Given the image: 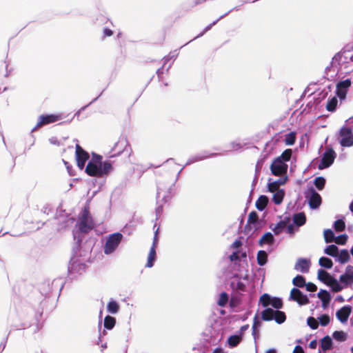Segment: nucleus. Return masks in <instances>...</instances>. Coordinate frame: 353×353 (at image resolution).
Masks as SVG:
<instances>
[{
	"instance_id": "f257e3e1",
	"label": "nucleus",
	"mask_w": 353,
	"mask_h": 353,
	"mask_svg": "<svg viewBox=\"0 0 353 353\" xmlns=\"http://www.w3.org/2000/svg\"><path fill=\"white\" fill-rule=\"evenodd\" d=\"M94 228L93 220L90 216L89 206H85L79 217V229L81 232L88 233Z\"/></svg>"
},
{
	"instance_id": "f03ea898",
	"label": "nucleus",
	"mask_w": 353,
	"mask_h": 353,
	"mask_svg": "<svg viewBox=\"0 0 353 353\" xmlns=\"http://www.w3.org/2000/svg\"><path fill=\"white\" fill-rule=\"evenodd\" d=\"M123 239V234L120 232H115L110 234L106 240L104 246L105 254H112L119 246Z\"/></svg>"
},
{
	"instance_id": "7ed1b4c3",
	"label": "nucleus",
	"mask_w": 353,
	"mask_h": 353,
	"mask_svg": "<svg viewBox=\"0 0 353 353\" xmlns=\"http://www.w3.org/2000/svg\"><path fill=\"white\" fill-rule=\"evenodd\" d=\"M62 119L61 114H42L39 117L35 128H40L44 125L57 122Z\"/></svg>"
},
{
	"instance_id": "20e7f679",
	"label": "nucleus",
	"mask_w": 353,
	"mask_h": 353,
	"mask_svg": "<svg viewBox=\"0 0 353 353\" xmlns=\"http://www.w3.org/2000/svg\"><path fill=\"white\" fill-rule=\"evenodd\" d=\"M339 134L341 137L340 144L343 147H351L353 145V134L352 129L347 127L341 128Z\"/></svg>"
},
{
	"instance_id": "39448f33",
	"label": "nucleus",
	"mask_w": 353,
	"mask_h": 353,
	"mask_svg": "<svg viewBox=\"0 0 353 353\" xmlns=\"http://www.w3.org/2000/svg\"><path fill=\"white\" fill-rule=\"evenodd\" d=\"M270 170L273 175L281 176L287 172L288 165L281 159V157H278L272 163Z\"/></svg>"
},
{
	"instance_id": "423d86ee",
	"label": "nucleus",
	"mask_w": 353,
	"mask_h": 353,
	"mask_svg": "<svg viewBox=\"0 0 353 353\" xmlns=\"http://www.w3.org/2000/svg\"><path fill=\"white\" fill-rule=\"evenodd\" d=\"M336 158V153L332 148L326 150L323 155L320 163L318 165L319 170H323L330 167Z\"/></svg>"
},
{
	"instance_id": "0eeeda50",
	"label": "nucleus",
	"mask_w": 353,
	"mask_h": 353,
	"mask_svg": "<svg viewBox=\"0 0 353 353\" xmlns=\"http://www.w3.org/2000/svg\"><path fill=\"white\" fill-rule=\"evenodd\" d=\"M75 157L77 160V166L82 170L88 160L90 155L88 152L84 150L80 145L77 144L75 147Z\"/></svg>"
},
{
	"instance_id": "6e6552de",
	"label": "nucleus",
	"mask_w": 353,
	"mask_h": 353,
	"mask_svg": "<svg viewBox=\"0 0 353 353\" xmlns=\"http://www.w3.org/2000/svg\"><path fill=\"white\" fill-rule=\"evenodd\" d=\"M290 299L297 302L299 305H307L310 301L307 296L297 288H292L290 292Z\"/></svg>"
},
{
	"instance_id": "1a4fd4ad",
	"label": "nucleus",
	"mask_w": 353,
	"mask_h": 353,
	"mask_svg": "<svg viewBox=\"0 0 353 353\" xmlns=\"http://www.w3.org/2000/svg\"><path fill=\"white\" fill-rule=\"evenodd\" d=\"M234 278L238 279L236 281H232L230 283V287L234 292L241 294L247 290V285L241 280L239 276L236 274Z\"/></svg>"
},
{
	"instance_id": "9d476101",
	"label": "nucleus",
	"mask_w": 353,
	"mask_h": 353,
	"mask_svg": "<svg viewBox=\"0 0 353 353\" xmlns=\"http://www.w3.org/2000/svg\"><path fill=\"white\" fill-rule=\"evenodd\" d=\"M310 191L311 196L309 199V205L312 209L318 208L321 204V196L312 188H311Z\"/></svg>"
},
{
	"instance_id": "9b49d317",
	"label": "nucleus",
	"mask_w": 353,
	"mask_h": 353,
	"mask_svg": "<svg viewBox=\"0 0 353 353\" xmlns=\"http://www.w3.org/2000/svg\"><path fill=\"white\" fill-rule=\"evenodd\" d=\"M86 174L90 176L101 177L100 174V165H98L93 161H90L85 167V170Z\"/></svg>"
},
{
	"instance_id": "f8f14e48",
	"label": "nucleus",
	"mask_w": 353,
	"mask_h": 353,
	"mask_svg": "<svg viewBox=\"0 0 353 353\" xmlns=\"http://www.w3.org/2000/svg\"><path fill=\"white\" fill-rule=\"evenodd\" d=\"M352 312V307L349 305L343 306L336 313L337 319L341 322L345 323L347 321Z\"/></svg>"
},
{
	"instance_id": "ddd939ff",
	"label": "nucleus",
	"mask_w": 353,
	"mask_h": 353,
	"mask_svg": "<svg viewBox=\"0 0 353 353\" xmlns=\"http://www.w3.org/2000/svg\"><path fill=\"white\" fill-rule=\"evenodd\" d=\"M310 267V261L306 259H299L296 261L294 268L303 273H307Z\"/></svg>"
},
{
	"instance_id": "4468645a",
	"label": "nucleus",
	"mask_w": 353,
	"mask_h": 353,
	"mask_svg": "<svg viewBox=\"0 0 353 353\" xmlns=\"http://www.w3.org/2000/svg\"><path fill=\"white\" fill-rule=\"evenodd\" d=\"M334 278L327 271L320 269L318 271V279L326 285H330Z\"/></svg>"
},
{
	"instance_id": "2eb2a0df",
	"label": "nucleus",
	"mask_w": 353,
	"mask_h": 353,
	"mask_svg": "<svg viewBox=\"0 0 353 353\" xmlns=\"http://www.w3.org/2000/svg\"><path fill=\"white\" fill-rule=\"evenodd\" d=\"M317 296L321 300L323 307L324 308L327 307L331 299L330 293L325 290H321Z\"/></svg>"
},
{
	"instance_id": "dca6fc26",
	"label": "nucleus",
	"mask_w": 353,
	"mask_h": 353,
	"mask_svg": "<svg viewBox=\"0 0 353 353\" xmlns=\"http://www.w3.org/2000/svg\"><path fill=\"white\" fill-rule=\"evenodd\" d=\"M112 170V165L110 161H106L104 162H100V174L101 177L104 175H107Z\"/></svg>"
},
{
	"instance_id": "f3484780",
	"label": "nucleus",
	"mask_w": 353,
	"mask_h": 353,
	"mask_svg": "<svg viewBox=\"0 0 353 353\" xmlns=\"http://www.w3.org/2000/svg\"><path fill=\"white\" fill-rule=\"evenodd\" d=\"M268 198L265 195L260 196L256 201V208L260 210L263 211L268 205Z\"/></svg>"
},
{
	"instance_id": "a211bd4d",
	"label": "nucleus",
	"mask_w": 353,
	"mask_h": 353,
	"mask_svg": "<svg viewBox=\"0 0 353 353\" xmlns=\"http://www.w3.org/2000/svg\"><path fill=\"white\" fill-rule=\"evenodd\" d=\"M293 221L297 226H301L305 223L306 216L304 212L294 214Z\"/></svg>"
},
{
	"instance_id": "6ab92c4d",
	"label": "nucleus",
	"mask_w": 353,
	"mask_h": 353,
	"mask_svg": "<svg viewBox=\"0 0 353 353\" xmlns=\"http://www.w3.org/2000/svg\"><path fill=\"white\" fill-rule=\"evenodd\" d=\"M274 236L270 232L265 233L261 238L259 241V243L260 245H263V244H271L274 242Z\"/></svg>"
},
{
	"instance_id": "aec40b11",
	"label": "nucleus",
	"mask_w": 353,
	"mask_h": 353,
	"mask_svg": "<svg viewBox=\"0 0 353 353\" xmlns=\"http://www.w3.org/2000/svg\"><path fill=\"white\" fill-rule=\"evenodd\" d=\"M332 341L330 336H325L321 340V347L323 351L332 348Z\"/></svg>"
},
{
	"instance_id": "412c9836",
	"label": "nucleus",
	"mask_w": 353,
	"mask_h": 353,
	"mask_svg": "<svg viewBox=\"0 0 353 353\" xmlns=\"http://www.w3.org/2000/svg\"><path fill=\"white\" fill-rule=\"evenodd\" d=\"M242 340L241 334L239 335H232L228 339V343L231 347L237 346Z\"/></svg>"
},
{
	"instance_id": "4be33fe9",
	"label": "nucleus",
	"mask_w": 353,
	"mask_h": 353,
	"mask_svg": "<svg viewBox=\"0 0 353 353\" xmlns=\"http://www.w3.org/2000/svg\"><path fill=\"white\" fill-rule=\"evenodd\" d=\"M156 259V249L154 248H150V252L148 256V261L146 263L147 268H152L154 265V262Z\"/></svg>"
},
{
	"instance_id": "5701e85b",
	"label": "nucleus",
	"mask_w": 353,
	"mask_h": 353,
	"mask_svg": "<svg viewBox=\"0 0 353 353\" xmlns=\"http://www.w3.org/2000/svg\"><path fill=\"white\" fill-rule=\"evenodd\" d=\"M274 310L271 308L264 310L261 313V318L265 321H270L273 320Z\"/></svg>"
},
{
	"instance_id": "b1692460",
	"label": "nucleus",
	"mask_w": 353,
	"mask_h": 353,
	"mask_svg": "<svg viewBox=\"0 0 353 353\" xmlns=\"http://www.w3.org/2000/svg\"><path fill=\"white\" fill-rule=\"evenodd\" d=\"M256 259H257V263L259 265H261V266L264 265L267 263V261H268L267 253L264 250L259 251L257 253Z\"/></svg>"
},
{
	"instance_id": "393cba45",
	"label": "nucleus",
	"mask_w": 353,
	"mask_h": 353,
	"mask_svg": "<svg viewBox=\"0 0 353 353\" xmlns=\"http://www.w3.org/2000/svg\"><path fill=\"white\" fill-rule=\"evenodd\" d=\"M338 104V100L336 97L328 99L326 104V110L329 112H334L336 110Z\"/></svg>"
},
{
	"instance_id": "a878e982",
	"label": "nucleus",
	"mask_w": 353,
	"mask_h": 353,
	"mask_svg": "<svg viewBox=\"0 0 353 353\" xmlns=\"http://www.w3.org/2000/svg\"><path fill=\"white\" fill-rule=\"evenodd\" d=\"M324 252L327 255L336 257L339 255V249L335 245H330L324 250Z\"/></svg>"
},
{
	"instance_id": "bb28decb",
	"label": "nucleus",
	"mask_w": 353,
	"mask_h": 353,
	"mask_svg": "<svg viewBox=\"0 0 353 353\" xmlns=\"http://www.w3.org/2000/svg\"><path fill=\"white\" fill-rule=\"evenodd\" d=\"M274 318L273 319L275 320V321L279 323H283L285 322L286 319V316L285 312L280 311V310H276L274 311Z\"/></svg>"
},
{
	"instance_id": "cd10ccee",
	"label": "nucleus",
	"mask_w": 353,
	"mask_h": 353,
	"mask_svg": "<svg viewBox=\"0 0 353 353\" xmlns=\"http://www.w3.org/2000/svg\"><path fill=\"white\" fill-rule=\"evenodd\" d=\"M116 323V319L109 315L106 316L104 319V327L108 330L112 329Z\"/></svg>"
},
{
	"instance_id": "c85d7f7f",
	"label": "nucleus",
	"mask_w": 353,
	"mask_h": 353,
	"mask_svg": "<svg viewBox=\"0 0 353 353\" xmlns=\"http://www.w3.org/2000/svg\"><path fill=\"white\" fill-rule=\"evenodd\" d=\"M319 263L321 267L325 268L330 269L333 266L332 261L325 256H322L319 259Z\"/></svg>"
},
{
	"instance_id": "c756f323",
	"label": "nucleus",
	"mask_w": 353,
	"mask_h": 353,
	"mask_svg": "<svg viewBox=\"0 0 353 353\" xmlns=\"http://www.w3.org/2000/svg\"><path fill=\"white\" fill-rule=\"evenodd\" d=\"M107 310L111 314H116L119 310V305L117 301H111L107 305Z\"/></svg>"
},
{
	"instance_id": "7c9ffc66",
	"label": "nucleus",
	"mask_w": 353,
	"mask_h": 353,
	"mask_svg": "<svg viewBox=\"0 0 353 353\" xmlns=\"http://www.w3.org/2000/svg\"><path fill=\"white\" fill-rule=\"evenodd\" d=\"M285 143L287 145H292L296 141V132H291L285 136Z\"/></svg>"
},
{
	"instance_id": "2f4dec72",
	"label": "nucleus",
	"mask_w": 353,
	"mask_h": 353,
	"mask_svg": "<svg viewBox=\"0 0 353 353\" xmlns=\"http://www.w3.org/2000/svg\"><path fill=\"white\" fill-rule=\"evenodd\" d=\"M284 191L283 190H278L274 192L273 195V201L275 204L279 205L281 203L284 197Z\"/></svg>"
},
{
	"instance_id": "473e14b6",
	"label": "nucleus",
	"mask_w": 353,
	"mask_h": 353,
	"mask_svg": "<svg viewBox=\"0 0 353 353\" xmlns=\"http://www.w3.org/2000/svg\"><path fill=\"white\" fill-rule=\"evenodd\" d=\"M292 283L296 287L303 288L305 285V279L303 276L297 275L293 279Z\"/></svg>"
},
{
	"instance_id": "72a5a7b5",
	"label": "nucleus",
	"mask_w": 353,
	"mask_h": 353,
	"mask_svg": "<svg viewBox=\"0 0 353 353\" xmlns=\"http://www.w3.org/2000/svg\"><path fill=\"white\" fill-rule=\"evenodd\" d=\"M314 184L317 190H322L325 188V179L323 176H318L315 178Z\"/></svg>"
},
{
	"instance_id": "f704fd0d",
	"label": "nucleus",
	"mask_w": 353,
	"mask_h": 353,
	"mask_svg": "<svg viewBox=\"0 0 353 353\" xmlns=\"http://www.w3.org/2000/svg\"><path fill=\"white\" fill-rule=\"evenodd\" d=\"M286 226V222L284 221H279L274 228L270 227L275 234H280Z\"/></svg>"
},
{
	"instance_id": "c9c22d12",
	"label": "nucleus",
	"mask_w": 353,
	"mask_h": 353,
	"mask_svg": "<svg viewBox=\"0 0 353 353\" xmlns=\"http://www.w3.org/2000/svg\"><path fill=\"white\" fill-rule=\"evenodd\" d=\"M332 336L338 341H345L347 339V335L343 331H335L333 332Z\"/></svg>"
},
{
	"instance_id": "e433bc0d",
	"label": "nucleus",
	"mask_w": 353,
	"mask_h": 353,
	"mask_svg": "<svg viewBox=\"0 0 353 353\" xmlns=\"http://www.w3.org/2000/svg\"><path fill=\"white\" fill-rule=\"evenodd\" d=\"M284 182L281 181V180H279L277 181H274L268 183V190L271 192H275L278 190H280L279 186L281 184H283Z\"/></svg>"
},
{
	"instance_id": "4c0bfd02",
	"label": "nucleus",
	"mask_w": 353,
	"mask_h": 353,
	"mask_svg": "<svg viewBox=\"0 0 353 353\" xmlns=\"http://www.w3.org/2000/svg\"><path fill=\"white\" fill-rule=\"evenodd\" d=\"M340 281L345 285H352L353 283L352 276L349 275V274L345 271L344 274L340 276Z\"/></svg>"
},
{
	"instance_id": "58836bf2",
	"label": "nucleus",
	"mask_w": 353,
	"mask_h": 353,
	"mask_svg": "<svg viewBox=\"0 0 353 353\" xmlns=\"http://www.w3.org/2000/svg\"><path fill=\"white\" fill-rule=\"evenodd\" d=\"M350 260V254L347 250H342L339 255V261L341 263H345Z\"/></svg>"
},
{
	"instance_id": "ea45409f",
	"label": "nucleus",
	"mask_w": 353,
	"mask_h": 353,
	"mask_svg": "<svg viewBox=\"0 0 353 353\" xmlns=\"http://www.w3.org/2000/svg\"><path fill=\"white\" fill-rule=\"evenodd\" d=\"M324 239L326 243H331L334 241V234L330 229L324 231Z\"/></svg>"
},
{
	"instance_id": "a19ab883",
	"label": "nucleus",
	"mask_w": 353,
	"mask_h": 353,
	"mask_svg": "<svg viewBox=\"0 0 353 353\" xmlns=\"http://www.w3.org/2000/svg\"><path fill=\"white\" fill-rule=\"evenodd\" d=\"M259 301L263 307H268L269 305H271L272 299L269 294H263L260 297Z\"/></svg>"
},
{
	"instance_id": "79ce46f5",
	"label": "nucleus",
	"mask_w": 353,
	"mask_h": 353,
	"mask_svg": "<svg viewBox=\"0 0 353 353\" xmlns=\"http://www.w3.org/2000/svg\"><path fill=\"white\" fill-rule=\"evenodd\" d=\"M334 230L336 232H342L345 228V221L342 219H338L334 223Z\"/></svg>"
},
{
	"instance_id": "37998d69",
	"label": "nucleus",
	"mask_w": 353,
	"mask_h": 353,
	"mask_svg": "<svg viewBox=\"0 0 353 353\" xmlns=\"http://www.w3.org/2000/svg\"><path fill=\"white\" fill-rule=\"evenodd\" d=\"M228 301V295L226 292L221 293L217 304L221 307H224Z\"/></svg>"
},
{
	"instance_id": "c03bdc74",
	"label": "nucleus",
	"mask_w": 353,
	"mask_h": 353,
	"mask_svg": "<svg viewBox=\"0 0 353 353\" xmlns=\"http://www.w3.org/2000/svg\"><path fill=\"white\" fill-rule=\"evenodd\" d=\"M259 216L256 211H252L248 217V223L254 224L258 221Z\"/></svg>"
},
{
	"instance_id": "a18cd8bd",
	"label": "nucleus",
	"mask_w": 353,
	"mask_h": 353,
	"mask_svg": "<svg viewBox=\"0 0 353 353\" xmlns=\"http://www.w3.org/2000/svg\"><path fill=\"white\" fill-rule=\"evenodd\" d=\"M261 326V322L258 319V316L256 315L253 319V325H252V334L254 335V339H256V333L258 332L257 329Z\"/></svg>"
},
{
	"instance_id": "49530a36",
	"label": "nucleus",
	"mask_w": 353,
	"mask_h": 353,
	"mask_svg": "<svg viewBox=\"0 0 353 353\" xmlns=\"http://www.w3.org/2000/svg\"><path fill=\"white\" fill-rule=\"evenodd\" d=\"M292 151L291 149H286L285 150L281 155L279 157H281V159L284 161H288L290 160L292 157Z\"/></svg>"
},
{
	"instance_id": "de8ad7c7",
	"label": "nucleus",
	"mask_w": 353,
	"mask_h": 353,
	"mask_svg": "<svg viewBox=\"0 0 353 353\" xmlns=\"http://www.w3.org/2000/svg\"><path fill=\"white\" fill-rule=\"evenodd\" d=\"M271 305L276 309H281L283 307V301L281 299L274 297L272 299Z\"/></svg>"
},
{
	"instance_id": "09e8293b",
	"label": "nucleus",
	"mask_w": 353,
	"mask_h": 353,
	"mask_svg": "<svg viewBox=\"0 0 353 353\" xmlns=\"http://www.w3.org/2000/svg\"><path fill=\"white\" fill-rule=\"evenodd\" d=\"M329 286L332 287V289L334 292H338L342 290V286L339 283L337 280L334 278L332 281L330 283Z\"/></svg>"
},
{
	"instance_id": "8fccbe9b",
	"label": "nucleus",
	"mask_w": 353,
	"mask_h": 353,
	"mask_svg": "<svg viewBox=\"0 0 353 353\" xmlns=\"http://www.w3.org/2000/svg\"><path fill=\"white\" fill-rule=\"evenodd\" d=\"M307 323L312 330H316L319 327V323L317 322L316 319L312 316L307 318Z\"/></svg>"
},
{
	"instance_id": "3c124183",
	"label": "nucleus",
	"mask_w": 353,
	"mask_h": 353,
	"mask_svg": "<svg viewBox=\"0 0 353 353\" xmlns=\"http://www.w3.org/2000/svg\"><path fill=\"white\" fill-rule=\"evenodd\" d=\"M347 241V236L346 234H341L334 238V242L338 245H345Z\"/></svg>"
},
{
	"instance_id": "603ef678",
	"label": "nucleus",
	"mask_w": 353,
	"mask_h": 353,
	"mask_svg": "<svg viewBox=\"0 0 353 353\" xmlns=\"http://www.w3.org/2000/svg\"><path fill=\"white\" fill-rule=\"evenodd\" d=\"M319 319L320 324L322 326L327 325L330 321V318L329 315H327V314L321 315V316L319 318Z\"/></svg>"
},
{
	"instance_id": "864d4df0",
	"label": "nucleus",
	"mask_w": 353,
	"mask_h": 353,
	"mask_svg": "<svg viewBox=\"0 0 353 353\" xmlns=\"http://www.w3.org/2000/svg\"><path fill=\"white\" fill-rule=\"evenodd\" d=\"M351 85V81L350 79H345L344 81H339L336 86H338L339 88H343V89H345L347 90L349 87H350Z\"/></svg>"
},
{
	"instance_id": "5fc2aeb1",
	"label": "nucleus",
	"mask_w": 353,
	"mask_h": 353,
	"mask_svg": "<svg viewBox=\"0 0 353 353\" xmlns=\"http://www.w3.org/2000/svg\"><path fill=\"white\" fill-rule=\"evenodd\" d=\"M336 94L341 99H344L347 94V90L336 86Z\"/></svg>"
},
{
	"instance_id": "6e6d98bb",
	"label": "nucleus",
	"mask_w": 353,
	"mask_h": 353,
	"mask_svg": "<svg viewBox=\"0 0 353 353\" xmlns=\"http://www.w3.org/2000/svg\"><path fill=\"white\" fill-rule=\"evenodd\" d=\"M305 288H306V290L309 292H316V290H317V287L315 284L312 283H305Z\"/></svg>"
},
{
	"instance_id": "4d7b16f0",
	"label": "nucleus",
	"mask_w": 353,
	"mask_h": 353,
	"mask_svg": "<svg viewBox=\"0 0 353 353\" xmlns=\"http://www.w3.org/2000/svg\"><path fill=\"white\" fill-rule=\"evenodd\" d=\"M230 259L231 261H239V253L237 252H234L230 256Z\"/></svg>"
},
{
	"instance_id": "13d9d810",
	"label": "nucleus",
	"mask_w": 353,
	"mask_h": 353,
	"mask_svg": "<svg viewBox=\"0 0 353 353\" xmlns=\"http://www.w3.org/2000/svg\"><path fill=\"white\" fill-rule=\"evenodd\" d=\"M157 243H158V229L155 232L154 239H153L152 245L151 248H154L156 249Z\"/></svg>"
},
{
	"instance_id": "bf43d9fd",
	"label": "nucleus",
	"mask_w": 353,
	"mask_h": 353,
	"mask_svg": "<svg viewBox=\"0 0 353 353\" xmlns=\"http://www.w3.org/2000/svg\"><path fill=\"white\" fill-rule=\"evenodd\" d=\"M104 37H111L113 34V31L109 28H105L103 30Z\"/></svg>"
},
{
	"instance_id": "052dcab7",
	"label": "nucleus",
	"mask_w": 353,
	"mask_h": 353,
	"mask_svg": "<svg viewBox=\"0 0 353 353\" xmlns=\"http://www.w3.org/2000/svg\"><path fill=\"white\" fill-rule=\"evenodd\" d=\"M242 245V243L240 240H236L232 245V248L234 249H238L239 247H241Z\"/></svg>"
},
{
	"instance_id": "680f3d73",
	"label": "nucleus",
	"mask_w": 353,
	"mask_h": 353,
	"mask_svg": "<svg viewBox=\"0 0 353 353\" xmlns=\"http://www.w3.org/2000/svg\"><path fill=\"white\" fill-rule=\"evenodd\" d=\"M102 157L101 155L98 154H94L93 155V161L97 164L99 163L100 164V162H101Z\"/></svg>"
},
{
	"instance_id": "e2e57ef3",
	"label": "nucleus",
	"mask_w": 353,
	"mask_h": 353,
	"mask_svg": "<svg viewBox=\"0 0 353 353\" xmlns=\"http://www.w3.org/2000/svg\"><path fill=\"white\" fill-rule=\"evenodd\" d=\"M293 353H304V351L301 346L296 345L294 349Z\"/></svg>"
},
{
	"instance_id": "0e129e2a",
	"label": "nucleus",
	"mask_w": 353,
	"mask_h": 353,
	"mask_svg": "<svg viewBox=\"0 0 353 353\" xmlns=\"http://www.w3.org/2000/svg\"><path fill=\"white\" fill-rule=\"evenodd\" d=\"M316 345H317V342L316 340H312L309 343V347L311 349H315L316 347Z\"/></svg>"
},
{
	"instance_id": "69168bd1",
	"label": "nucleus",
	"mask_w": 353,
	"mask_h": 353,
	"mask_svg": "<svg viewBox=\"0 0 353 353\" xmlns=\"http://www.w3.org/2000/svg\"><path fill=\"white\" fill-rule=\"evenodd\" d=\"M346 271L349 274V275L352 276L353 279V267L348 265L346 268Z\"/></svg>"
},
{
	"instance_id": "338daca9",
	"label": "nucleus",
	"mask_w": 353,
	"mask_h": 353,
	"mask_svg": "<svg viewBox=\"0 0 353 353\" xmlns=\"http://www.w3.org/2000/svg\"><path fill=\"white\" fill-rule=\"evenodd\" d=\"M215 23H216V22L214 21L212 24H210V25H209L208 26H207V27L205 28V29L204 30V31H203L201 34H200V35H199V36H202L204 33H205L207 31H208V30L212 28V26L213 25H214Z\"/></svg>"
},
{
	"instance_id": "774afa93",
	"label": "nucleus",
	"mask_w": 353,
	"mask_h": 353,
	"mask_svg": "<svg viewBox=\"0 0 353 353\" xmlns=\"http://www.w3.org/2000/svg\"><path fill=\"white\" fill-rule=\"evenodd\" d=\"M249 327V325H244L241 327L240 331L241 334H242L244 331H245Z\"/></svg>"
}]
</instances>
